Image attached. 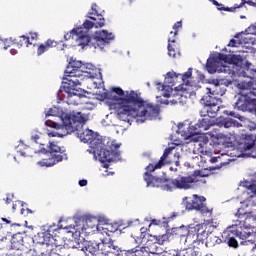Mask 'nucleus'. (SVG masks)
<instances>
[{"instance_id":"f257e3e1","label":"nucleus","mask_w":256,"mask_h":256,"mask_svg":"<svg viewBox=\"0 0 256 256\" xmlns=\"http://www.w3.org/2000/svg\"><path fill=\"white\" fill-rule=\"evenodd\" d=\"M101 100L112 101L110 108L116 111L117 119L132 123H145V121H161V107L143 100L135 91H126V97L114 95L113 92H104Z\"/></svg>"},{"instance_id":"f03ea898","label":"nucleus","mask_w":256,"mask_h":256,"mask_svg":"<svg viewBox=\"0 0 256 256\" xmlns=\"http://www.w3.org/2000/svg\"><path fill=\"white\" fill-rule=\"evenodd\" d=\"M154 171L146 172L143 175L144 181L147 183V187H157L162 191H173V189H191L195 183H199L198 177H205V174L201 170H197L194 174L189 176H178L176 179H165L153 176L151 173Z\"/></svg>"},{"instance_id":"7ed1b4c3","label":"nucleus","mask_w":256,"mask_h":256,"mask_svg":"<svg viewBox=\"0 0 256 256\" xmlns=\"http://www.w3.org/2000/svg\"><path fill=\"white\" fill-rule=\"evenodd\" d=\"M46 117H59L62 124L55 122L54 120H46V127L51 129H59L64 127L65 129H82L83 125L89 121V116L78 112V113H65L60 107H52L47 113Z\"/></svg>"},{"instance_id":"20e7f679","label":"nucleus","mask_w":256,"mask_h":256,"mask_svg":"<svg viewBox=\"0 0 256 256\" xmlns=\"http://www.w3.org/2000/svg\"><path fill=\"white\" fill-rule=\"evenodd\" d=\"M71 34L75 35L76 43L78 47H94V49H100L103 51V48L107 47L111 41L115 39L113 33H109L107 30H101L95 32L94 36L91 38L87 32L83 31V28H74L71 30Z\"/></svg>"},{"instance_id":"39448f33","label":"nucleus","mask_w":256,"mask_h":256,"mask_svg":"<svg viewBox=\"0 0 256 256\" xmlns=\"http://www.w3.org/2000/svg\"><path fill=\"white\" fill-rule=\"evenodd\" d=\"M227 59H229V57L226 54L218 53L214 58L207 60L206 70L211 75H213V73H224V75H228V77H235L241 59L239 56H234L232 62H228Z\"/></svg>"},{"instance_id":"423d86ee","label":"nucleus","mask_w":256,"mask_h":256,"mask_svg":"<svg viewBox=\"0 0 256 256\" xmlns=\"http://www.w3.org/2000/svg\"><path fill=\"white\" fill-rule=\"evenodd\" d=\"M83 78H66L57 93L58 101H65L68 105H79V99L85 97L83 89L79 88Z\"/></svg>"},{"instance_id":"0eeeda50","label":"nucleus","mask_w":256,"mask_h":256,"mask_svg":"<svg viewBox=\"0 0 256 256\" xmlns=\"http://www.w3.org/2000/svg\"><path fill=\"white\" fill-rule=\"evenodd\" d=\"M236 217H238V219L236 220V224L227 227V229L222 234V239H224L229 247H233V249H237V247H239V242L237 241V239H235V237H239V239H241L243 233L240 229L242 227L247 228V220L251 219L249 218V214H241L239 213V210L236 213Z\"/></svg>"},{"instance_id":"6e6552de","label":"nucleus","mask_w":256,"mask_h":256,"mask_svg":"<svg viewBox=\"0 0 256 256\" xmlns=\"http://www.w3.org/2000/svg\"><path fill=\"white\" fill-rule=\"evenodd\" d=\"M225 95V90L221 89L219 84L212 85L206 88V95L202 97L201 103L207 108V113H217L219 111V103H221V98Z\"/></svg>"},{"instance_id":"1a4fd4ad","label":"nucleus","mask_w":256,"mask_h":256,"mask_svg":"<svg viewBox=\"0 0 256 256\" xmlns=\"http://www.w3.org/2000/svg\"><path fill=\"white\" fill-rule=\"evenodd\" d=\"M214 125L220 128L224 127L225 129L242 127L241 123L233 118L219 117L214 120L211 116L204 115V117L194 125V129H210V127H213Z\"/></svg>"},{"instance_id":"9d476101","label":"nucleus","mask_w":256,"mask_h":256,"mask_svg":"<svg viewBox=\"0 0 256 256\" xmlns=\"http://www.w3.org/2000/svg\"><path fill=\"white\" fill-rule=\"evenodd\" d=\"M237 147L243 157L256 159V135L242 134L237 139Z\"/></svg>"},{"instance_id":"9b49d317","label":"nucleus","mask_w":256,"mask_h":256,"mask_svg":"<svg viewBox=\"0 0 256 256\" xmlns=\"http://www.w3.org/2000/svg\"><path fill=\"white\" fill-rule=\"evenodd\" d=\"M67 135H75L82 143H93L97 139V133H94L92 129H72L66 130L63 133L59 132H49L48 136L50 137H67Z\"/></svg>"},{"instance_id":"f8f14e48","label":"nucleus","mask_w":256,"mask_h":256,"mask_svg":"<svg viewBox=\"0 0 256 256\" xmlns=\"http://www.w3.org/2000/svg\"><path fill=\"white\" fill-rule=\"evenodd\" d=\"M104 148H101L98 159L103 163L104 169H109V163L113 161L115 157V152L121 147V144H118L115 140L107 141L106 145L103 143Z\"/></svg>"},{"instance_id":"ddd939ff","label":"nucleus","mask_w":256,"mask_h":256,"mask_svg":"<svg viewBox=\"0 0 256 256\" xmlns=\"http://www.w3.org/2000/svg\"><path fill=\"white\" fill-rule=\"evenodd\" d=\"M48 151L50 153L49 159L38 161L37 165L40 167H53V165H57V163H61V161H63V153H65V150L55 142L49 143Z\"/></svg>"},{"instance_id":"4468645a","label":"nucleus","mask_w":256,"mask_h":256,"mask_svg":"<svg viewBox=\"0 0 256 256\" xmlns=\"http://www.w3.org/2000/svg\"><path fill=\"white\" fill-rule=\"evenodd\" d=\"M183 201L185 202L187 211H199L202 215L209 213V208L205 203V201H207L205 196L193 194L192 196L184 197Z\"/></svg>"},{"instance_id":"2eb2a0df","label":"nucleus","mask_w":256,"mask_h":256,"mask_svg":"<svg viewBox=\"0 0 256 256\" xmlns=\"http://www.w3.org/2000/svg\"><path fill=\"white\" fill-rule=\"evenodd\" d=\"M169 237H171V234H162V235H154L149 236L147 242H146V251L151 253L152 255H155L157 253H161L163 251V248L159 247V245H163L165 242L169 241Z\"/></svg>"},{"instance_id":"dca6fc26","label":"nucleus","mask_w":256,"mask_h":256,"mask_svg":"<svg viewBox=\"0 0 256 256\" xmlns=\"http://www.w3.org/2000/svg\"><path fill=\"white\" fill-rule=\"evenodd\" d=\"M88 17L95 22L93 23L89 20H86L83 23V26H81L80 28H82L83 31L86 32V34L88 33L89 29H93V27H105V18H103V15L97 12V4H92V11L88 13Z\"/></svg>"},{"instance_id":"f3484780","label":"nucleus","mask_w":256,"mask_h":256,"mask_svg":"<svg viewBox=\"0 0 256 256\" xmlns=\"http://www.w3.org/2000/svg\"><path fill=\"white\" fill-rule=\"evenodd\" d=\"M175 81H177V73L175 72H168L165 76L164 83L155 82L158 91H162V97L164 99H169L171 94L173 93V87L175 86Z\"/></svg>"},{"instance_id":"a211bd4d","label":"nucleus","mask_w":256,"mask_h":256,"mask_svg":"<svg viewBox=\"0 0 256 256\" xmlns=\"http://www.w3.org/2000/svg\"><path fill=\"white\" fill-rule=\"evenodd\" d=\"M82 69H83V62L81 61L69 62L64 72L63 80L74 79V77L76 79H83V75L81 74Z\"/></svg>"},{"instance_id":"6ab92c4d","label":"nucleus","mask_w":256,"mask_h":256,"mask_svg":"<svg viewBox=\"0 0 256 256\" xmlns=\"http://www.w3.org/2000/svg\"><path fill=\"white\" fill-rule=\"evenodd\" d=\"M103 247H105V243H98L95 241H89L84 248L81 249V252L89 256H101L105 254L103 252Z\"/></svg>"},{"instance_id":"aec40b11","label":"nucleus","mask_w":256,"mask_h":256,"mask_svg":"<svg viewBox=\"0 0 256 256\" xmlns=\"http://www.w3.org/2000/svg\"><path fill=\"white\" fill-rule=\"evenodd\" d=\"M175 149V144H172L168 148H166L163 152V155L160 157L159 161L155 164L150 163L148 166H146V169L149 171H157V169H162L165 167V159L171 155V152Z\"/></svg>"},{"instance_id":"412c9836","label":"nucleus","mask_w":256,"mask_h":256,"mask_svg":"<svg viewBox=\"0 0 256 256\" xmlns=\"http://www.w3.org/2000/svg\"><path fill=\"white\" fill-rule=\"evenodd\" d=\"M97 73L99 77H102L101 70L97 69L95 65L91 63L82 64L81 74L83 75V79H85V77L95 79V77H98Z\"/></svg>"},{"instance_id":"4be33fe9","label":"nucleus","mask_w":256,"mask_h":256,"mask_svg":"<svg viewBox=\"0 0 256 256\" xmlns=\"http://www.w3.org/2000/svg\"><path fill=\"white\" fill-rule=\"evenodd\" d=\"M234 109L238 111H251V102H249L247 96L240 95L234 103Z\"/></svg>"},{"instance_id":"5701e85b","label":"nucleus","mask_w":256,"mask_h":256,"mask_svg":"<svg viewBox=\"0 0 256 256\" xmlns=\"http://www.w3.org/2000/svg\"><path fill=\"white\" fill-rule=\"evenodd\" d=\"M121 256H149V251L145 246H136L129 250H123Z\"/></svg>"},{"instance_id":"b1692460","label":"nucleus","mask_w":256,"mask_h":256,"mask_svg":"<svg viewBox=\"0 0 256 256\" xmlns=\"http://www.w3.org/2000/svg\"><path fill=\"white\" fill-rule=\"evenodd\" d=\"M209 237V231L204 230L203 228H199L197 232V238L194 241V249L197 247H205V241H207V238Z\"/></svg>"},{"instance_id":"393cba45","label":"nucleus","mask_w":256,"mask_h":256,"mask_svg":"<svg viewBox=\"0 0 256 256\" xmlns=\"http://www.w3.org/2000/svg\"><path fill=\"white\" fill-rule=\"evenodd\" d=\"M10 243L11 249H13L14 251H21V247H23V234H13Z\"/></svg>"},{"instance_id":"a878e982","label":"nucleus","mask_w":256,"mask_h":256,"mask_svg":"<svg viewBox=\"0 0 256 256\" xmlns=\"http://www.w3.org/2000/svg\"><path fill=\"white\" fill-rule=\"evenodd\" d=\"M223 243V240L219 238V236H216L213 233L208 234L207 240L205 242L206 247H215V245H221Z\"/></svg>"},{"instance_id":"bb28decb","label":"nucleus","mask_w":256,"mask_h":256,"mask_svg":"<svg viewBox=\"0 0 256 256\" xmlns=\"http://www.w3.org/2000/svg\"><path fill=\"white\" fill-rule=\"evenodd\" d=\"M214 143L217 145H229V143H233V140L231 139V136L220 133L214 137Z\"/></svg>"},{"instance_id":"cd10ccee","label":"nucleus","mask_w":256,"mask_h":256,"mask_svg":"<svg viewBox=\"0 0 256 256\" xmlns=\"http://www.w3.org/2000/svg\"><path fill=\"white\" fill-rule=\"evenodd\" d=\"M147 231H149V228H145V227H142L140 229V236H138L135 241L136 243H143V240L144 239H149V237H153V235H150L149 233H147Z\"/></svg>"},{"instance_id":"c85d7f7f","label":"nucleus","mask_w":256,"mask_h":256,"mask_svg":"<svg viewBox=\"0 0 256 256\" xmlns=\"http://www.w3.org/2000/svg\"><path fill=\"white\" fill-rule=\"evenodd\" d=\"M176 127L178 129H195V126H193V122H191V120H184L183 122H178Z\"/></svg>"},{"instance_id":"c756f323","label":"nucleus","mask_w":256,"mask_h":256,"mask_svg":"<svg viewBox=\"0 0 256 256\" xmlns=\"http://www.w3.org/2000/svg\"><path fill=\"white\" fill-rule=\"evenodd\" d=\"M55 42L51 41V40H48L46 42V45H43L41 44L39 47H38V51H37V54L38 55H43V53H45V51H47V49H49V47H53V44Z\"/></svg>"},{"instance_id":"7c9ffc66","label":"nucleus","mask_w":256,"mask_h":256,"mask_svg":"<svg viewBox=\"0 0 256 256\" xmlns=\"http://www.w3.org/2000/svg\"><path fill=\"white\" fill-rule=\"evenodd\" d=\"M195 249L190 247L177 252L176 256H195Z\"/></svg>"},{"instance_id":"2f4dec72","label":"nucleus","mask_w":256,"mask_h":256,"mask_svg":"<svg viewBox=\"0 0 256 256\" xmlns=\"http://www.w3.org/2000/svg\"><path fill=\"white\" fill-rule=\"evenodd\" d=\"M245 5V0H241L240 4H235L233 7H224V8H218L219 11H228L229 13H233L235 9H241Z\"/></svg>"},{"instance_id":"473e14b6","label":"nucleus","mask_w":256,"mask_h":256,"mask_svg":"<svg viewBox=\"0 0 256 256\" xmlns=\"http://www.w3.org/2000/svg\"><path fill=\"white\" fill-rule=\"evenodd\" d=\"M171 43H175V39L168 38V55L169 57H176L177 53L175 52V48L171 45Z\"/></svg>"},{"instance_id":"72a5a7b5","label":"nucleus","mask_w":256,"mask_h":256,"mask_svg":"<svg viewBox=\"0 0 256 256\" xmlns=\"http://www.w3.org/2000/svg\"><path fill=\"white\" fill-rule=\"evenodd\" d=\"M25 256L23 255V252H21V250H15L9 254H7V250H5V248L0 249V256Z\"/></svg>"},{"instance_id":"f704fd0d","label":"nucleus","mask_w":256,"mask_h":256,"mask_svg":"<svg viewBox=\"0 0 256 256\" xmlns=\"http://www.w3.org/2000/svg\"><path fill=\"white\" fill-rule=\"evenodd\" d=\"M191 75H193L191 68H189L188 71L182 75V81L184 85H190L189 79H191Z\"/></svg>"},{"instance_id":"c9c22d12","label":"nucleus","mask_w":256,"mask_h":256,"mask_svg":"<svg viewBox=\"0 0 256 256\" xmlns=\"http://www.w3.org/2000/svg\"><path fill=\"white\" fill-rule=\"evenodd\" d=\"M18 153H20L22 157H31L32 149L29 146H25L24 150L20 149Z\"/></svg>"},{"instance_id":"e433bc0d","label":"nucleus","mask_w":256,"mask_h":256,"mask_svg":"<svg viewBox=\"0 0 256 256\" xmlns=\"http://www.w3.org/2000/svg\"><path fill=\"white\" fill-rule=\"evenodd\" d=\"M51 249H57L60 247H63V243L59 242L56 238H51L50 240Z\"/></svg>"},{"instance_id":"4c0bfd02","label":"nucleus","mask_w":256,"mask_h":256,"mask_svg":"<svg viewBox=\"0 0 256 256\" xmlns=\"http://www.w3.org/2000/svg\"><path fill=\"white\" fill-rule=\"evenodd\" d=\"M50 253H57V255H65V246H58V248H51Z\"/></svg>"},{"instance_id":"58836bf2","label":"nucleus","mask_w":256,"mask_h":256,"mask_svg":"<svg viewBox=\"0 0 256 256\" xmlns=\"http://www.w3.org/2000/svg\"><path fill=\"white\" fill-rule=\"evenodd\" d=\"M239 89L249 90L251 87H253V83L251 81L249 82H242L238 84Z\"/></svg>"},{"instance_id":"ea45409f","label":"nucleus","mask_w":256,"mask_h":256,"mask_svg":"<svg viewBox=\"0 0 256 256\" xmlns=\"http://www.w3.org/2000/svg\"><path fill=\"white\" fill-rule=\"evenodd\" d=\"M185 139H190V141L198 143V141H200V136L199 134H194L193 132H191L190 135L185 137Z\"/></svg>"},{"instance_id":"a19ab883","label":"nucleus","mask_w":256,"mask_h":256,"mask_svg":"<svg viewBox=\"0 0 256 256\" xmlns=\"http://www.w3.org/2000/svg\"><path fill=\"white\" fill-rule=\"evenodd\" d=\"M20 47H23V45H26V47H29L31 45V42L29 41V37L26 36H20Z\"/></svg>"},{"instance_id":"79ce46f5","label":"nucleus","mask_w":256,"mask_h":256,"mask_svg":"<svg viewBox=\"0 0 256 256\" xmlns=\"http://www.w3.org/2000/svg\"><path fill=\"white\" fill-rule=\"evenodd\" d=\"M246 33L248 35H256V23L250 25L247 29H246Z\"/></svg>"},{"instance_id":"37998d69","label":"nucleus","mask_w":256,"mask_h":256,"mask_svg":"<svg viewBox=\"0 0 256 256\" xmlns=\"http://www.w3.org/2000/svg\"><path fill=\"white\" fill-rule=\"evenodd\" d=\"M248 190L256 195V179L252 180V183L248 186Z\"/></svg>"},{"instance_id":"c03bdc74","label":"nucleus","mask_w":256,"mask_h":256,"mask_svg":"<svg viewBox=\"0 0 256 256\" xmlns=\"http://www.w3.org/2000/svg\"><path fill=\"white\" fill-rule=\"evenodd\" d=\"M20 213H21V215H23L24 217H27V215L33 214L32 210L29 209V208H21Z\"/></svg>"},{"instance_id":"a18cd8bd","label":"nucleus","mask_w":256,"mask_h":256,"mask_svg":"<svg viewBox=\"0 0 256 256\" xmlns=\"http://www.w3.org/2000/svg\"><path fill=\"white\" fill-rule=\"evenodd\" d=\"M112 91L113 93H116V95H119V97H123V95H125V91L120 87L113 88Z\"/></svg>"},{"instance_id":"49530a36","label":"nucleus","mask_w":256,"mask_h":256,"mask_svg":"<svg viewBox=\"0 0 256 256\" xmlns=\"http://www.w3.org/2000/svg\"><path fill=\"white\" fill-rule=\"evenodd\" d=\"M181 27H183V24L181 21H178L176 22L174 25H173V29H174V37L177 36V29H181Z\"/></svg>"},{"instance_id":"de8ad7c7","label":"nucleus","mask_w":256,"mask_h":256,"mask_svg":"<svg viewBox=\"0 0 256 256\" xmlns=\"http://www.w3.org/2000/svg\"><path fill=\"white\" fill-rule=\"evenodd\" d=\"M86 227H88V229H97V225L93 224V221H91V219L86 220Z\"/></svg>"},{"instance_id":"09e8293b","label":"nucleus","mask_w":256,"mask_h":256,"mask_svg":"<svg viewBox=\"0 0 256 256\" xmlns=\"http://www.w3.org/2000/svg\"><path fill=\"white\" fill-rule=\"evenodd\" d=\"M156 99L158 103H161V105H169V100L167 99L163 100L161 96H157Z\"/></svg>"},{"instance_id":"8fccbe9b","label":"nucleus","mask_w":256,"mask_h":256,"mask_svg":"<svg viewBox=\"0 0 256 256\" xmlns=\"http://www.w3.org/2000/svg\"><path fill=\"white\" fill-rule=\"evenodd\" d=\"M229 115H230L231 117H235V119H239V121H243V117H242L241 115H239V114L233 112V111H230V112H229Z\"/></svg>"},{"instance_id":"3c124183","label":"nucleus","mask_w":256,"mask_h":256,"mask_svg":"<svg viewBox=\"0 0 256 256\" xmlns=\"http://www.w3.org/2000/svg\"><path fill=\"white\" fill-rule=\"evenodd\" d=\"M152 225H161V220L153 219L151 220V223L148 227H151Z\"/></svg>"},{"instance_id":"603ef678","label":"nucleus","mask_w":256,"mask_h":256,"mask_svg":"<svg viewBox=\"0 0 256 256\" xmlns=\"http://www.w3.org/2000/svg\"><path fill=\"white\" fill-rule=\"evenodd\" d=\"M34 153H43L44 155H47V153H49V149L41 148L38 151H34Z\"/></svg>"},{"instance_id":"864d4df0","label":"nucleus","mask_w":256,"mask_h":256,"mask_svg":"<svg viewBox=\"0 0 256 256\" xmlns=\"http://www.w3.org/2000/svg\"><path fill=\"white\" fill-rule=\"evenodd\" d=\"M71 37H75V34H72L71 31H70V33H67L64 35L65 41H69V39H71Z\"/></svg>"},{"instance_id":"5fc2aeb1","label":"nucleus","mask_w":256,"mask_h":256,"mask_svg":"<svg viewBox=\"0 0 256 256\" xmlns=\"http://www.w3.org/2000/svg\"><path fill=\"white\" fill-rule=\"evenodd\" d=\"M228 47H237V40L235 39L230 40Z\"/></svg>"},{"instance_id":"6e6d98bb","label":"nucleus","mask_w":256,"mask_h":256,"mask_svg":"<svg viewBox=\"0 0 256 256\" xmlns=\"http://www.w3.org/2000/svg\"><path fill=\"white\" fill-rule=\"evenodd\" d=\"M3 223H5L6 225H10V227H13V223L11 222V220H8L7 218H1Z\"/></svg>"},{"instance_id":"4d7b16f0","label":"nucleus","mask_w":256,"mask_h":256,"mask_svg":"<svg viewBox=\"0 0 256 256\" xmlns=\"http://www.w3.org/2000/svg\"><path fill=\"white\" fill-rule=\"evenodd\" d=\"M80 187H87V180L83 179L79 181Z\"/></svg>"},{"instance_id":"13d9d810","label":"nucleus","mask_w":256,"mask_h":256,"mask_svg":"<svg viewBox=\"0 0 256 256\" xmlns=\"http://www.w3.org/2000/svg\"><path fill=\"white\" fill-rule=\"evenodd\" d=\"M32 141H35V143H37V141H39V134H34L31 136Z\"/></svg>"},{"instance_id":"bf43d9fd","label":"nucleus","mask_w":256,"mask_h":256,"mask_svg":"<svg viewBox=\"0 0 256 256\" xmlns=\"http://www.w3.org/2000/svg\"><path fill=\"white\" fill-rule=\"evenodd\" d=\"M219 159H221V157H212L210 159V163H217V161H219Z\"/></svg>"},{"instance_id":"052dcab7","label":"nucleus","mask_w":256,"mask_h":256,"mask_svg":"<svg viewBox=\"0 0 256 256\" xmlns=\"http://www.w3.org/2000/svg\"><path fill=\"white\" fill-rule=\"evenodd\" d=\"M211 3H213V5H215L216 7H222L221 4H219V2L217 0H209Z\"/></svg>"},{"instance_id":"680f3d73","label":"nucleus","mask_w":256,"mask_h":256,"mask_svg":"<svg viewBox=\"0 0 256 256\" xmlns=\"http://www.w3.org/2000/svg\"><path fill=\"white\" fill-rule=\"evenodd\" d=\"M50 256H67V254H57L55 252H49Z\"/></svg>"},{"instance_id":"e2e57ef3","label":"nucleus","mask_w":256,"mask_h":256,"mask_svg":"<svg viewBox=\"0 0 256 256\" xmlns=\"http://www.w3.org/2000/svg\"><path fill=\"white\" fill-rule=\"evenodd\" d=\"M5 202H6V205H11V203L13 202V200L8 196V197L5 199Z\"/></svg>"},{"instance_id":"0e129e2a","label":"nucleus","mask_w":256,"mask_h":256,"mask_svg":"<svg viewBox=\"0 0 256 256\" xmlns=\"http://www.w3.org/2000/svg\"><path fill=\"white\" fill-rule=\"evenodd\" d=\"M7 43H9V41L7 40L5 42H2V45H4V49H7L9 47V44Z\"/></svg>"},{"instance_id":"69168bd1","label":"nucleus","mask_w":256,"mask_h":256,"mask_svg":"<svg viewBox=\"0 0 256 256\" xmlns=\"http://www.w3.org/2000/svg\"><path fill=\"white\" fill-rule=\"evenodd\" d=\"M10 54L11 55H17V50L16 49H11Z\"/></svg>"},{"instance_id":"338daca9","label":"nucleus","mask_w":256,"mask_h":256,"mask_svg":"<svg viewBox=\"0 0 256 256\" xmlns=\"http://www.w3.org/2000/svg\"><path fill=\"white\" fill-rule=\"evenodd\" d=\"M31 39H32V41L37 39V33H32L31 34Z\"/></svg>"},{"instance_id":"774afa93","label":"nucleus","mask_w":256,"mask_h":256,"mask_svg":"<svg viewBox=\"0 0 256 256\" xmlns=\"http://www.w3.org/2000/svg\"><path fill=\"white\" fill-rule=\"evenodd\" d=\"M245 3H247L248 5H255V2H252V1H246L245 0Z\"/></svg>"}]
</instances>
